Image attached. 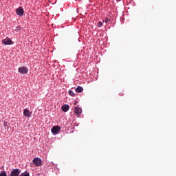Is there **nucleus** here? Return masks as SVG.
I'll return each mask as SVG.
<instances>
[{"label":"nucleus","mask_w":176,"mask_h":176,"mask_svg":"<svg viewBox=\"0 0 176 176\" xmlns=\"http://www.w3.org/2000/svg\"><path fill=\"white\" fill-rule=\"evenodd\" d=\"M51 131L54 135H56V134H58L60 131H61V127H60V126H54L52 128Z\"/></svg>","instance_id":"1"},{"label":"nucleus","mask_w":176,"mask_h":176,"mask_svg":"<svg viewBox=\"0 0 176 176\" xmlns=\"http://www.w3.org/2000/svg\"><path fill=\"white\" fill-rule=\"evenodd\" d=\"M33 163L36 167H41V166H42V160L39 157H36L33 160Z\"/></svg>","instance_id":"2"},{"label":"nucleus","mask_w":176,"mask_h":176,"mask_svg":"<svg viewBox=\"0 0 176 176\" xmlns=\"http://www.w3.org/2000/svg\"><path fill=\"white\" fill-rule=\"evenodd\" d=\"M16 14H18V16H20V17H23L24 14V10L23 9V7H19V8H16Z\"/></svg>","instance_id":"3"},{"label":"nucleus","mask_w":176,"mask_h":176,"mask_svg":"<svg viewBox=\"0 0 176 176\" xmlns=\"http://www.w3.org/2000/svg\"><path fill=\"white\" fill-rule=\"evenodd\" d=\"M18 71L21 74H28V68L25 66L19 67Z\"/></svg>","instance_id":"4"},{"label":"nucleus","mask_w":176,"mask_h":176,"mask_svg":"<svg viewBox=\"0 0 176 176\" xmlns=\"http://www.w3.org/2000/svg\"><path fill=\"white\" fill-rule=\"evenodd\" d=\"M23 115H24V116H26V118H30V117H31V115H32V113L31 111H30V110H28L27 109H24Z\"/></svg>","instance_id":"5"},{"label":"nucleus","mask_w":176,"mask_h":176,"mask_svg":"<svg viewBox=\"0 0 176 176\" xmlns=\"http://www.w3.org/2000/svg\"><path fill=\"white\" fill-rule=\"evenodd\" d=\"M20 175V170L19 169H14L11 171L10 176Z\"/></svg>","instance_id":"6"},{"label":"nucleus","mask_w":176,"mask_h":176,"mask_svg":"<svg viewBox=\"0 0 176 176\" xmlns=\"http://www.w3.org/2000/svg\"><path fill=\"white\" fill-rule=\"evenodd\" d=\"M12 40L9 38H6V39L2 40V43H4V45H12Z\"/></svg>","instance_id":"7"},{"label":"nucleus","mask_w":176,"mask_h":176,"mask_svg":"<svg viewBox=\"0 0 176 176\" xmlns=\"http://www.w3.org/2000/svg\"><path fill=\"white\" fill-rule=\"evenodd\" d=\"M74 113L76 115H80L82 113V109L78 108V107H74Z\"/></svg>","instance_id":"8"},{"label":"nucleus","mask_w":176,"mask_h":176,"mask_svg":"<svg viewBox=\"0 0 176 176\" xmlns=\"http://www.w3.org/2000/svg\"><path fill=\"white\" fill-rule=\"evenodd\" d=\"M61 109L63 112H68V111H69V105L64 104L61 107Z\"/></svg>","instance_id":"9"},{"label":"nucleus","mask_w":176,"mask_h":176,"mask_svg":"<svg viewBox=\"0 0 176 176\" xmlns=\"http://www.w3.org/2000/svg\"><path fill=\"white\" fill-rule=\"evenodd\" d=\"M76 91L77 93H82V91H83V87H78L76 89Z\"/></svg>","instance_id":"10"},{"label":"nucleus","mask_w":176,"mask_h":176,"mask_svg":"<svg viewBox=\"0 0 176 176\" xmlns=\"http://www.w3.org/2000/svg\"><path fill=\"white\" fill-rule=\"evenodd\" d=\"M69 96H71L72 97H75V93H74L73 91H69Z\"/></svg>","instance_id":"11"},{"label":"nucleus","mask_w":176,"mask_h":176,"mask_svg":"<svg viewBox=\"0 0 176 176\" xmlns=\"http://www.w3.org/2000/svg\"><path fill=\"white\" fill-rule=\"evenodd\" d=\"M0 176H8V174H6L5 173V171L2 170L1 173H0Z\"/></svg>","instance_id":"12"},{"label":"nucleus","mask_w":176,"mask_h":176,"mask_svg":"<svg viewBox=\"0 0 176 176\" xmlns=\"http://www.w3.org/2000/svg\"><path fill=\"white\" fill-rule=\"evenodd\" d=\"M109 22V19H108L107 17H106L103 19V23H106V24H107Z\"/></svg>","instance_id":"13"},{"label":"nucleus","mask_w":176,"mask_h":176,"mask_svg":"<svg viewBox=\"0 0 176 176\" xmlns=\"http://www.w3.org/2000/svg\"><path fill=\"white\" fill-rule=\"evenodd\" d=\"M20 176H30V173H22L20 175Z\"/></svg>","instance_id":"14"},{"label":"nucleus","mask_w":176,"mask_h":176,"mask_svg":"<svg viewBox=\"0 0 176 176\" xmlns=\"http://www.w3.org/2000/svg\"><path fill=\"white\" fill-rule=\"evenodd\" d=\"M103 24H102V22L100 21L98 23V27H102Z\"/></svg>","instance_id":"15"},{"label":"nucleus","mask_w":176,"mask_h":176,"mask_svg":"<svg viewBox=\"0 0 176 176\" xmlns=\"http://www.w3.org/2000/svg\"><path fill=\"white\" fill-rule=\"evenodd\" d=\"M117 1V2H119L120 0H116Z\"/></svg>","instance_id":"16"}]
</instances>
